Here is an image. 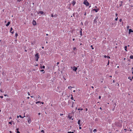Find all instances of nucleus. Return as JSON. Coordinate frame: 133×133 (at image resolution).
<instances>
[{"instance_id": "f257e3e1", "label": "nucleus", "mask_w": 133, "mask_h": 133, "mask_svg": "<svg viewBox=\"0 0 133 133\" xmlns=\"http://www.w3.org/2000/svg\"><path fill=\"white\" fill-rule=\"evenodd\" d=\"M35 58L36 61H38V59L39 58L38 53H37L35 54Z\"/></svg>"}, {"instance_id": "72a5a7b5", "label": "nucleus", "mask_w": 133, "mask_h": 133, "mask_svg": "<svg viewBox=\"0 0 133 133\" xmlns=\"http://www.w3.org/2000/svg\"><path fill=\"white\" fill-rule=\"evenodd\" d=\"M84 15L85 16H86V12H84Z\"/></svg>"}, {"instance_id": "e433bc0d", "label": "nucleus", "mask_w": 133, "mask_h": 133, "mask_svg": "<svg viewBox=\"0 0 133 133\" xmlns=\"http://www.w3.org/2000/svg\"><path fill=\"white\" fill-rule=\"evenodd\" d=\"M18 36V34L17 33H16L15 34V36L16 37Z\"/></svg>"}, {"instance_id": "4be33fe9", "label": "nucleus", "mask_w": 133, "mask_h": 133, "mask_svg": "<svg viewBox=\"0 0 133 133\" xmlns=\"http://www.w3.org/2000/svg\"><path fill=\"white\" fill-rule=\"evenodd\" d=\"M68 117L70 119H71L72 118V117L70 116V115H68Z\"/></svg>"}, {"instance_id": "7ed1b4c3", "label": "nucleus", "mask_w": 133, "mask_h": 133, "mask_svg": "<svg viewBox=\"0 0 133 133\" xmlns=\"http://www.w3.org/2000/svg\"><path fill=\"white\" fill-rule=\"evenodd\" d=\"M81 122V121L80 119H79L78 121V124L79 125V126H81L82 124V123Z\"/></svg>"}, {"instance_id": "e2e57ef3", "label": "nucleus", "mask_w": 133, "mask_h": 133, "mask_svg": "<svg viewBox=\"0 0 133 133\" xmlns=\"http://www.w3.org/2000/svg\"><path fill=\"white\" fill-rule=\"evenodd\" d=\"M99 109L101 110L102 109V108L101 107H100L99 108Z\"/></svg>"}, {"instance_id": "4d7b16f0", "label": "nucleus", "mask_w": 133, "mask_h": 133, "mask_svg": "<svg viewBox=\"0 0 133 133\" xmlns=\"http://www.w3.org/2000/svg\"><path fill=\"white\" fill-rule=\"evenodd\" d=\"M75 40V39H74V38H73V39H72V40H73V41H74V40Z\"/></svg>"}, {"instance_id": "b1692460", "label": "nucleus", "mask_w": 133, "mask_h": 133, "mask_svg": "<svg viewBox=\"0 0 133 133\" xmlns=\"http://www.w3.org/2000/svg\"><path fill=\"white\" fill-rule=\"evenodd\" d=\"M71 96H72L71 97V99L72 100L74 99V98L73 97V96L72 95H71Z\"/></svg>"}, {"instance_id": "1a4fd4ad", "label": "nucleus", "mask_w": 133, "mask_h": 133, "mask_svg": "<svg viewBox=\"0 0 133 133\" xmlns=\"http://www.w3.org/2000/svg\"><path fill=\"white\" fill-rule=\"evenodd\" d=\"M129 34L131 32H133V30H132L131 29H129Z\"/></svg>"}, {"instance_id": "69168bd1", "label": "nucleus", "mask_w": 133, "mask_h": 133, "mask_svg": "<svg viewBox=\"0 0 133 133\" xmlns=\"http://www.w3.org/2000/svg\"><path fill=\"white\" fill-rule=\"evenodd\" d=\"M42 49H44V47L43 46H42Z\"/></svg>"}, {"instance_id": "680f3d73", "label": "nucleus", "mask_w": 133, "mask_h": 133, "mask_svg": "<svg viewBox=\"0 0 133 133\" xmlns=\"http://www.w3.org/2000/svg\"><path fill=\"white\" fill-rule=\"evenodd\" d=\"M31 98H33V97H34L33 96H31Z\"/></svg>"}, {"instance_id": "2eb2a0df", "label": "nucleus", "mask_w": 133, "mask_h": 133, "mask_svg": "<svg viewBox=\"0 0 133 133\" xmlns=\"http://www.w3.org/2000/svg\"><path fill=\"white\" fill-rule=\"evenodd\" d=\"M57 16V15L56 14L55 15H53V14H52L51 15V16L52 17H56Z\"/></svg>"}, {"instance_id": "052dcab7", "label": "nucleus", "mask_w": 133, "mask_h": 133, "mask_svg": "<svg viewBox=\"0 0 133 133\" xmlns=\"http://www.w3.org/2000/svg\"><path fill=\"white\" fill-rule=\"evenodd\" d=\"M19 117V116H17V118H18Z\"/></svg>"}, {"instance_id": "774afa93", "label": "nucleus", "mask_w": 133, "mask_h": 133, "mask_svg": "<svg viewBox=\"0 0 133 133\" xmlns=\"http://www.w3.org/2000/svg\"><path fill=\"white\" fill-rule=\"evenodd\" d=\"M10 133H11V131H10Z\"/></svg>"}, {"instance_id": "2f4dec72", "label": "nucleus", "mask_w": 133, "mask_h": 133, "mask_svg": "<svg viewBox=\"0 0 133 133\" xmlns=\"http://www.w3.org/2000/svg\"><path fill=\"white\" fill-rule=\"evenodd\" d=\"M9 124H11V125L12 124V122H9Z\"/></svg>"}, {"instance_id": "f03ea898", "label": "nucleus", "mask_w": 133, "mask_h": 133, "mask_svg": "<svg viewBox=\"0 0 133 133\" xmlns=\"http://www.w3.org/2000/svg\"><path fill=\"white\" fill-rule=\"evenodd\" d=\"M87 1V0H84V1L83 3L86 6H89V3L88 1Z\"/></svg>"}, {"instance_id": "79ce46f5", "label": "nucleus", "mask_w": 133, "mask_h": 133, "mask_svg": "<svg viewBox=\"0 0 133 133\" xmlns=\"http://www.w3.org/2000/svg\"><path fill=\"white\" fill-rule=\"evenodd\" d=\"M107 57L108 58H110V57L109 56H107Z\"/></svg>"}, {"instance_id": "dca6fc26", "label": "nucleus", "mask_w": 133, "mask_h": 133, "mask_svg": "<svg viewBox=\"0 0 133 133\" xmlns=\"http://www.w3.org/2000/svg\"><path fill=\"white\" fill-rule=\"evenodd\" d=\"M19 129L17 128L16 129L17 133H20V132L18 131Z\"/></svg>"}, {"instance_id": "338daca9", "label": "nucleus", "mask_w": 133, "mask_h": 133, "mask_svg": "<svg viewBox=\"0 0 133 133\" xmlns=\"http://www.w3.org/2000/svg\"><path fill=\"white\" fill-rule=\"evenodd\" d=\"M7 95H4V96H6Z\"/></svg>"}, {"instance_id": "8fccbe9b", "label": "nucleus", "mask_w": 133, "mask_h": 133, "mask_svg": "<svg viewBox=\"0 0 133 133\" xmlns=\"http://www.w3.org/2000/svg\"><path fill=\"white\" fill-rule=\"evenodd\" d=\"M71 102V101H70V100H69V101H68V103H69L70 102Z\"/></svg>"}, {"instance_id": "bf43d9fd", "label": "nucleus", "mask_w": 133, "mask_h": 133, "mask_svg": "<svg viewBox=\"0 0 133 133\" xmlns=\"http://www.w3.org/2000/svg\"><path fill=\"white\" fill-rule=\"evenodd\" d=\"M0 91L1 92H2V90L1 89Z\"/></svg>"}, {"instance_id": "49530a36", "label": "nucleus", "mask_w": 133, "mask_h": 133, "mask_svg": "<svg viewBox=\"0 0 133 133\" xmlns=\"http://www.w3.org/2000/svg\"><path fill=\"white\" fill-rule=\"evenodd\" d=\"M79 129H81V127L80 126H79Z\"/></svg>"}, {"instance_id": "393cba45", "label": "nucleus", "mask_w": 133, "mask_h": 133, "mask_svg": "<svg viewBox=\"0 0 133 133\" xmlns=\"http://www.w3.org/2000/svg\"><path fill=\"white\" fill-rule=\"evenodd\" d=\"M121 4H120L119 5V6H121L122 5V1H121Z\"/></svg>"}, {"instance_id": "de8ad7c7", "label": "nucleus", "mask_w": 133, "mask_h": 133, "mask_svg": "<svg viewBox=\"0 0 133 133\" xmlns=\"http://www.w3.org/2000/svg\"><path fill=\"white\" fill-rule=\"evenodd\" d=\"M63 115V114H60V115L61 116H62V115Z\"/></svg>"}, {"instance_id": "c9c22d12", "label": "nucleus", "mask_w": 133, "mask_h": 133, "mask_svg": "<svg viewBox=\"0 0 133 133\" xmlns=\"http://www.w3.org/2000/svg\"><path fill=\"white\" fill-rule=\"evenodd\" d=\"M129 27H130L129 26H127V29H128L129 28Z\"/></svg>"}, {"instance_id": "a19ab883", "label": "nucleus", "mask_w": 133, "mask_h": 133, "mask_svg": "<svg viewBox=\"0 0 133 133\" xmlns=\"http://www.w3.org/2000/svg\"><path fill=\"white\" fill-rule=\"evenodd\" d=\"M107 56L106 55H104V57L105 58H106L107 57Z\"/></svg>"}, {"instance_id": "6e6d98bb", "label": "nucleus", "mask_w": 133, "mask_h": 133, "mask_svg": "<svg viewBox=\"0 0 133 133\" xmlns=\"http://www.w3.org/2000/svg\"><path fill=\"white\" fill-rule=\"evenodd\" d=\"M91 88H94V87L92 86H91Z\"/></svg>"}, {"instance_id": "a18cd8bd", "label": "nucleus", "mask_w": 133, "mask_h": 133, "mask_svg": "<svg viewBox=\"0 0 133 133\" xmlns=\"http://www.w3.org/2000/svg\"><path fill=\"white\" fill-rule=\"evenodd\" d=\"M115 15H116V16H117L118 15V14H115Z\"/></svg>"}, {"instance_id": "c756f323", "label": "nucleus", "mask_w": 133, "mask_h": 133, "mask_svg": "<svg viewBox=\"0 0 133 133\" xmlns=\"http://www.w3.org/2000/svg\"><path fill=\"white\" fill-rule=\"evenodd\" d=\"M19 117H20L21 118H24V117H22L21 115H19Z\"/></svg>"}, {"instance_id": "58836bf2", "label": "nucleus", "mask_w": 133, "mask_h": 133, "mask_svg": "<svg viewBox=\"0 0 133 133\" xmlns=\"http://www.w3.org/2000/svg\"><path fill=\"white\" fill-rule=\"evenodd\" d=\"M41 103V102L40 101H38L36 103V104H37V103Z\"/></svg>"}, {"instance_id": "13d9d810", "label": "nucleus", "mask_w": 133, "mask_h": 133, "mask_svg": "<svg viewBox=\"0 0 133 133\" xmlns=\"http://www.w3.org/2000/svg\"><path fill=\"white\" fill-rule=\"evenodd\" d=\"M40 114H41V113H38V115H40Z\"/></svg>"}, {"instance_id": "5fc2aeb1", "label": "nucleus", "mask_w": 133, "mask_h": 133, "mask_svg": "<svg viewBox=\"0 0 133 133\" xmlns=\"http://www.w3.org/2000/svg\"><path fill=\"white\" fill-rule=\"evenodd\" d=\"M44 71V70H41V71H42V72L43 71Z\"/></svg>"}, {"instance_id": "603ef678", "label": "nucleus", "mask_w": 133, "mask_h": 133, "mask_svg": "<svg viewBox=\"0 0 133 133\" xmlns=\"http://www.w3.org/2000/svg\"><path fill=\"white\" fill-rule=\"evenodd\" d=\"M59 62H58L57 63V65H58V64H59Z\"/></svg>"}, {"instance_id": "0e129e2a", "label": "nucleus", "mask_w": 133, "mask_h": 133, "mask_svg": "<svg viewBox=\"0 0 133 133\" xmlns=\"http://www.w3.org/2000/svg\"><path fill=\"white\" fill-rule=\"evenodd\" d=\"M10 119H11V117H9V118Z\"/></svg>"}, {"instance_id": "5701e85b", "label": "nucleus", "mask_w": 133, "mask_h": 133, "mask_svg": "<svg viewBox=\"0 0 133 133\" xmlns=\"http://www.w3.org/2000/svg\"><path fill=\"white\" fill-rule=\"evenodd\" d=\"M68 133H74V132H71V131H68Z\"/></svg>"}, {"instance_id": "cd10ccee", "label": "nucleus", "mask_w": 133, "mask_h": 133, "mask_svg": "<svg viewBox=\"0 0 133 133\" xmlns=\"http://www.w3.org/2000/svg\"><path fill=\"white\" fill-rule=\"evenodd\" d=\"M78 110H83V109L82 108H81L80 109V108H79L78 109Z\"/></svg>"}, {"instance_id": "ddd939ff", "label": "nucleus", "mask_w": 133, "mask_h": 133, "mask_svg": "<svg viewBox=\"0 0 133 133\" xmlns=\"http://www.w3.org/2000/svg\"><path fill=\"white\" fill-rule=\"evenodd\" d=\"M10 22H8L7 24H6V26H8L10 24Z\"/></svg>"}, {"instance_id": "864d4df0", "label": "nucleus", "mask_w": 133, "mask_h": 133, "mask_svg": "<svg viewBox=\"0 0 133 133\" xmlns=\"http://www.w3.org/2000/svg\"><path fill=\"white\" fill-rule=\"evenodd\" d=\"M85 110H86V111H87L88 110L87 108L85 109Z\"/></svg>"}, {"instance_id": "a211bd4d", "label": "nucleus", "mask_w": 133, "mask_h": 133, "mask_svg": "<svg viewBox=\"0 0 133 133\" xmlns=\"http://www.w3.org/2000/svg\"><path fill=\"white\" fill-rule=\"evenodd\" d=\"M128 79H129L130 80H132V78H131V77H130V76L129 77H128Z\"/></svg>"}, {"instance_id": "412c9836", "label": "nucleus", "mask_w": 133, "mask_h": 133, "mask_svg": "<svg viewBox=\"0 0 133 133\" xmlns=\"http://www.w3.org/2000/svg\"><path fill=\"white\" fill-rule=\"evenodd\" d=\"M96 131H97V130L96 129H94V130H93V132L94 133L96 132Z\"/></svg>"}, {"instance_id": "9d476101", "label": "nucleus", "mask_w": 133, "mask_h": 133, "mask_svg": "<svg viewBox=\"0 0 133 133\" xmlns=\"http://www.w3.org/2000/svg\"><path fill=\"white\" fill-rule=\"evenodd\" d=\"M82 28L81 29V30L80 31V35L81 36L82 35Z\"/></svg>"}, {"instance_id": "9b49d317", "label": "nucleus", "mask_w": 133, "mask_h": 133, "mask_svg": "<svg viewBox=\"0 0 133 133\" xmlns=\"http://www.w3.org/2000/svg\"><path fill=\"white\" fill-rule=\"evenodd\" d=\"M31 119L30 118L28 120V122L30 124L31 122Z\"/></svg>"}, {"instance_id": "473e14b6", "label": "nucleus", "mask_w": 133, "mask_h": 133, "mask_svg": "<svg viewBox=\"0 0 133 133\" xmlns=\"http://www.w3.org/2000/svg\"><path fill=\"white\" fill-rule=\"evenodd\" d=\"M118 17H117L116 18H115V20L116 21H117V19H118Z\"/></svg>"}, {"instance_id": "7c9ffc66", "label": "nucleus", "mask_w": 133, "mask_h": 133, "mask_svg": "<svg viewBox=\"0 0 133 133\" xmlns=\"http://www.w3.org/2000/svg\"><path fill=\"white\" fill-rule=\"evenodd\" d=\"M41 132H43V133H44V130H41Z\"/></svg>"}, {"instance_id": "bb28decb", "label": "nucleus", "mask_w": 133, "mask_h": 133, "mask_svg": "<svg viewBox=\"0 0 133 133\" xmlns=\"http://www.w3.org/2000/svg\"><path fill=\"white\" fill-rule=\"evenodd\" d=\"M91 48L92 49H94V48L93 47V46H92V45H91Z\"/></svg>"}, {"instance_id": "a878e982", "label": "nucleus", "mask_w": 133, "mask_h": 133, "mask_svg": "<svg viewBox=\"0 0 133 133\" xmlns=\"http://www.w3.org/2000/svg\"><path fill=\"white\" fill-rule=\"evenodd\" d=\"M41 68H42L43 69H44L45 68V66L44 65L42 67H41Z\"/></svg>"}, {"instance_id": "6ab92c4d", "label": "nucleus", "mask_w": 133, "mask_h": 133, "mask_svg": "<svg viewBox=\"0 0 133 133\" xmlns=\"http://www.w3.org/2000/svg\"><path fill=\"white\" fill-rule=\"evenodd\" d=\"M130 58L131 59H133V55H131L130 56Z\"/></svg>"}, {"instance_id": "39448f33", "label": "nucleus", "mask_w": 133, "mask_h": 133, "mask_svg": "<svg viewBox=\"0 0 133 133\" xmlns=\"http://www.w3.org/2000/svg\"><path fill=\"white\" fill-rule=\"evenodd\" d=\"M77 68L75 67V66L73 67V70L74 71H76L77 70Z\"/></svg>"}, {"instance_id": "4c0bfd02", "label": "nucleus", "mask_w": 133, "mask_h": 133, "mask_svg": "<svg viewBox=\"0 0 133 133\" xmlns=\"http://www.w3.org/2000/svg\"><path fill=\"white\" fill-rule=\"evenodd\" d=\"M73 49H73L74 50H75L76 49V48L75 47H74V48Z\"/></svg>"}, {"instance_id": "f704fd0d", "label": "nucleus", "mask_w": 133, "mask_h": 133, "mask_svg": "<svg viewBox=\"0 0 133 133\" xmlns=\"http://www.w3.org/2000/svg\"><path fill=\"white\" fill-rule=\"evenodd\" d=\"M122 21V19H120L119 20V22H121Z\"/></svg>"}, {"instance_id": "f3484780", "label": "nucleus", "mask_w": 133, "mask_h": 133, "mask_svg": "<svg viewBox=\"0 0 133 133\" xmlns=\"http://www.w3.org/2000/svg\"><path fill=\"white\" fill-rule=\"evenodd\" d=\"M127 46H125L124 47V49L126 51H127Z\"/></svg>"}, {"instance_id": "37998d69", "label": "nucleus", "mask_w": 133, "mask_h": 133, "mask_svg": "<svg viewBox=\"0 0 133 133\" xmlns=\"http://www.w3.org/2000/svg\"><path fill=\"white\" fill-rule=\"evenodd\" d=\"M0 97H1V98H3V96H0Z\"/></svg>"}, {"instance_id": "c03bdc74", "label": "nucleus", "mask_w": 133, "mask_h": 133, "mask_svg": "<svg viewBox=\"0 0 133 133\" xmlns=\"http://www.w3.org/2000/svg\"><path fill=\"white\" fill-rule=\"evenodd\" d=\"M22 0H17V1L18 2H19L20 1H22Z\"/></svg>"}, {"instance_id": "ea45409f", "label": "nucleus", "mask_w": 133, "mask_h": 133, "mask_svg": "<svg viewBox=\"0 0 133 133\" xmlns=\"http://www.w3.org/2000/svg\"><path fill=\"white\" fill-rule=\"evenodd\" d=\"M74 103V102H72V106H71V107H73V104Z\"/></svg>"}, {"instance_id": "f8f14e48", "label": "nucleus", "mask_w": 133, "mask_h": 133, "mask_svg": "<svg viewBox=\"0 0 133 133\" xmlns=\"http://www.w3.org/2000/svg\"><path fill=\"white\" fill-rule=\"evenodd\" d=\"M43 13H44V12L43 11H40L38 12V14H39L40 13L41 14H43Z\"/></svg>"}, {"instance_id": "20e7f679", "label": "nucleus", "mask_w": 133, "mask_h": 133, "mask_svg": "<svg viewBox=\"0 0 133 133\" xmlns=\"http://www.w3.org/2000/svg\"><path fill=\"white\" fill-rule=\"evenodd\" d=\"M32 23L33 25H35L36 24V21L34 20H33Z\"/></svg>"}, {"instance_id": "c85d7f7f", "label": "nucleus", "mask_w": 133, "mask_h": 133, "mask_svg": "<svg viewBox=\"0 0 133 133\" xmlns=\"http://www.w3.org/2000/svg\"><path fill=\"white\" fill-rule=\"evenodd\" d=\"M109 60H108V63H107V65H108L109 64Z\"/></svg>"}, {"instance_id": "09e8293b", "label": "nucleus", "mask_w": 133, "mask_h": 133, "mask_svg": "<svg viewBox=\"0 0 133 133\" xmlns=\"http://www.w3.org/2000/svg\"><path fill=\"white\" fill-rule=\"evenodd\" d=\"M101 96H99V99H100L101 98Z\"/></svg>"}, {"instance_id": "aec40b11", "label": "nucleus", "mask_w": 133, "mask_h": 133, "mask_svg": "<svg viewBox=\"0 0 133 133\" xmlns=\"http://www.w3.org/2000/svg\"><path fill=\"white\" fill-rule=\"evenodd\" d=\"M72 88V87H71V86H70L68 87V89H71Z\"/></svg>"}, {"instance_id": "6e6552de", "label": "nucleus", "mask_w": 133, "mask_h": 133, "mask_svg": "<svg viewBox=\"0 0 133 133\" xmlns=\"http://www.w3.org/2000/svg\"><path fill=\"white\" fill-rule=\"evenodd\" d=\"M13 30V29L12 28H11L10 29V32H11L12 34H13L14 33V31L13 30V31H12V30Z\"/></svg>"}, {"instance_id": "0eeeda50", "label": "nucleus", "mask_w": 133, "mask_h": 133, "mask_svg": "<svg viewBox=\"0 0 133 133\" xmlns=\"http://www.w3.org/2000/svg\"><path fill=\"white\" fill-rule=\"evenodd\" d=\"M71 3H72V4L74 6L75 5V4L76 2L75 1L73 0V1H72V2H71Z\"/></svg>"}, {"instance_id": "3c124183", "label": "nucleus", "mask_w": 133, "mask_h": 133, "mask_svg": "<svg viewBox=\"0 0 133 133\" xmlns=\"http://www.w3.org/2000/svg\"><path fill=\"white\" fill-rule=\"evenodd\" d=\"M28 95H29H29H30V94H29V92H28Z\"/></svg>"}, {"instance_id": "423d86ee", "label": "nucleus", "mask_w": 133, "mask_h": 133, "mask_svg": "<svg viewBox=\"0 0 133 133\" xmlns=\"http://www.w3.org/2000/svg\"><path fill=\"white\" fill-rule=\"evenodd\" d=\"M98 18V17H96L95 19L94 20V23H96L97 22V21L96 20Z\"/></svg>"}, {"instance_id": "4468645a", "label": "nucleus", "mask_w": 133, "mask_h": 133, "mask_svg": "<svg viewBox=\"0 0 133 133\" xmlns=\"http://www.w3.org/2000/svg\"><path fill=\"white\" fill-rule=\"evenodd\" d=\"M98 9H93V10L95 11L96 12H98Z\"/></svg>"}]
</instances>
